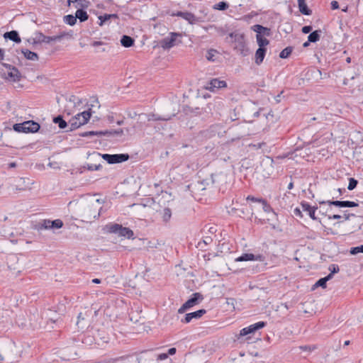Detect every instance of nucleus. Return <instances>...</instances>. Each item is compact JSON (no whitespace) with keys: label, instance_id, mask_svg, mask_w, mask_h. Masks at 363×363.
I'll return each mask as SVG.
<instances>
[{"label":"nucleus","instance_id":"obj_22","mask_svg":"<svg viewBox=\"0 0 363 363\" xmlns=\"http://www.w3.org/2000/svg\"><path fill=\"white\" fill-rule=\"evenodd\" d=\"M111 134V132H108V130L106 131H86L80 134L82 137H89V136H102V135H106L108 134Z\"/></svg>","mask_w":363,"mask_h":363},{"label":"nucleus","instance_id":"obj_63","mask_svg":"<svg viewBox=\"0 0 363 363\" xmlns=\"http://www.w3.org/2000/svg\"><path fill=\"white\" fill-rule=\"evenodd\" d=\"M211 238H206V240H204L205 243H208V241H211Z\"/></svg>","mask_w":363,"mask_h":363},{"label":"nucleus","instance_id":"obj_28","mask_svg":"<svg viewBox=\"0 0 363 363\" xmlns=\"http://www.w3.org/2000/svg\"><path fill=\"white\" fill-rule=\"evenodd\" d=\"M76 19L78 18L81 22L88 20V15L86 11L78 9L75 13Z\"/></svg>","mask_w":363,"mask_h":363},{"label":"nucleus","instance_id":"obj_4","mask_svg":"<svg viewBox=\"0 0 363 363\" xmlns=\"http://www.w3.org/2000/svg\"><path fill=\"white\" fill-rule=\"evenodd\" d=\"M229 42L235 44L234 48L238 50L241 55H247L248 49L245 46L244 40V35L238 32L230 33L229 34Z\"/></svg>","mask_w":363,"mask_h":363},{"label":"nucleus","instance_id":"obj_20","mask_svg":"<svg viewBox=\"0 0 363 363\" xmlns=\"http://www.w3.org/2000/svg\"><path fill=\"white\" fill-rule=\"evenodd\" d=\"M139 116H140V117L145 116L148 121H168V120L171 119V116H167V117L160 116H157V115H156L155 113L140 114Z\"/></svg>","mask_w":363,"mask_h":363},{"label":"nucleus","instance_id":"obj_47","mask_svg":"<svg viewBox=\"0 0 363 363\" xmlns=\"http://www.w3.org/2000/svg\"><path fill=\"white\" fill-rule=\"evenodd\" d=\"M155 357L157 361L165 360L168 357V354L167 353H161L158 354H155Z\"/></svg>","mask_w":363,"mask_h":363},{"label":"nucleus","instance_id":"obj_32","mask_svg":"<svg viewBox=\"0 0 363 363\" xmlns=\"http://www.w3.org/2000/svg\"><path fill=\"white\" fill-rule=\"evenodd\" d=\"M68 5L70 6L71 3H76L75 6L77 7H87L89 2L87 0H67Z\"/></svg>","mask_w":363,"mask_h":363},{"label":"nucleus","instance_id":"obj_19","mask_svg":"<svg viewBox=\"0 0 363 363\" xmlns=\"http://www.w3.org/2000/svg\"><path fill=\"white\" fill-rule=\"evenodd\" d=\"M99 20H100L101 23H105L106 21H119V18L118 15L113 14H107L104 13L103 15H100L98 16Z\"/></svg>","mask_w":363,"mask_h":363},{"label":"nucleus","instance_id":"obj_37","mask_svg":"<svg viewBox=\"0 0 363 363\" xmlns=\"http://www.w3.org/2000/svg\"><path fill=\"white\" fill-rule=\"evenodd\" d=\"M228 8V4L224 1H220L213 6L214 9L223 11Z\"/></svg>","mask_w":363,"mask_h":363},{"label":"nucleus","instance_id":"obj_17","mask_svg":"<svg viewBox=\"0 0 363 363\" xmlns=\"http://www.w3.org/2000/svg\"><path fill=\"white\" fill-rule=\"evenodd\" d=\"M266 53V48L264 47H259L255 52V63L260 65L264 58Z\"/></svg>","mask_w":363,"mask_h":363},{"label":"nucleus","instance_id":"obj_12","mask_svg":"<svg viewBox=\"0 0 363 363\" xmlns=\"http://www.w3.org/2000/svg\"><path fill=\"white\" fill-rule=\"evenodd\" d=\"M227 86V83L223 80L218 79H213L208 82L205 86V89L210 91H216V90Z\"/></svg>","mask_w":363,"mask_h":363},{"label":"nucleus","instance_id":"obj_23","mask_svg":"<svg viewBox=\"0 0 363 363\" xmlns=\"http://www.w3.org/2000/svg\"><path fill=\"white\" fill-rule=\"evenodd\" d=\"M134 41L133 38L126 35H123L121 39V43L125 48H130L133 45Z\"/></svg>","mask_w":363,"mask_h":363},{"label":"nucleus","instance_id":"obj_27","mask_svg":"<svg viewBox=\"0 0 363 363\" xmlns=\"http://www.w3.org/2000/svg\"><path fill=\"white\" fill-rule=\"evenodd\" d=\"M162 220L165 223H167L171 217H172V211L169 208H164L161 212H160Z\"/></svg>","mask_w":363,"mask_h":363},{"label":"nucleus","instance_id":"obj_30","mask_svg":"<svg viewBox=\"0 0 363 363\" xmlns=\"http://www.w3.org/2000/svg\"><path fill=\"white\" fill-rule=\"evenodd\" d=\"M298 7L300 11L305 15L310 13V10L308 9L305 0H298Z\"/></svg>","mask_w":363,"mask_h":363},{"label":"nucleus","instance_id":"obj_56","mask_svg":"<svg viewBox=\"0 0 363 363\" xmlns=\"http://www.w3.org/2000/svg\"><path fill=\"white\" fill-rule=\"evenodd\" d=\"M340 218H342V216H340V215H337V214H335V215H333L332 216H330L328 217V218L330 219V220L331 219H333V220L340 219Z\"/></svg>","mask_w":363,"mask_h":363},{"label":"nucleus","instance_id":"obj_5","mask_svg":"<svg viewBox=\"0 0 363 363\" xmlns=\"http://www.w3.org/2000/svg\"><path fill=\"white\" fill-rule=\"evenodd\" d=\"M68 35L65 33H62L60 35L53 36H45L42 33L37 32L34 33V35L29 40V42L33 44H38L41 43H50V42L60 41L63 37Z\"/></svg>","mask_w":363,"mask_h":363},{"label":"nucleus","instance_id":"obj_39","mask_svg":"<svg viewBox=\"0 0 363 363\" xmlns=\"http://www.w3.org/2000/svg\"><path fill=\"white\" fill-rule=\"evenodd\" d=\"M52 220H43L42 223H40V229H51V223Z\"/></svg>","mask_w":363,"mask_h":363},{"label":"nucleus","instance_id":"obj_45","mask_svg":"<svg viewBox=\"0 0 363 363\" xmlns=\"http://www.w3.org/2000/svg\"><path fill=\"white\" fill-rule=\"evenodd\" d=\"M86 168L89 171H96L99 170L101 168V165L99 164H87Z\"/></svg>","mask_w":363,"mask_h":363},{"label":"nucleus","instance_id":"obj_48","mask_svg":"<svg viewBox=\"0 0 363 363\" xmlns=\"http://www.w3.org/2000/svg\"><path fill=\"white\" fill-rule=\"evenodd\" d=\"M264 145H265L264 143H257V144H250L249 146L250 147H252L254 149L257 150V149L262 148Z\"/></svg>","mask_w":363,"mask_h":363},{"label":"nucleus","instance_id":"obj_42","mask_svg":"<svg viewBox=\"0 0 363 363\" xmlns=\"http://www.w3.org/2000/svg\"><path fill=\"white\" fill-rule=\"evenodd\" d=\"M315 346L314 345H302L299 347V349L304 352H311L315 349Z\"/></svg>","mask_w":363,"mask_h":363},{"label":"nucleus","instance_id":"obj_1","mask_svg":"<svg viewBox=\"0 0 363 363\" xmlns=\"http://www.w3.org/2000/svg\"><path fill=\"white\" fill-rule=\"evenodd\" d=\"M101 203L99 199H91L81 206V216L83 220L91 222L100 216Z\"/></svg>","mask_w":363,"mask_h":363},{"label":"nucleus","instance_id":"obj_15","mask_svg":"<svg viewBox=\"0 0 363 363\" xmlns=\"http://www.w3.org/2000/svg\"><path fill=\"white\" fill-rule=\"evenodd\" d=\"M328 203L329 205H333L340 208H346V207H356L358 204L354 201H328L327 202L323 201L320 203Z\"/></svg>","mask_w":363,"mask_h":363},{"label":"nucleus","instance_id":"obj_8","mask_svg":"<svg viewBox=\"0 0 363 363\" xmlns=\"http://www.w3.org/2000/svg\"><path fill=\"white\" fill-rule=\"evenodd\" d=\"M91 117V113L89 111H85L77 114L69 121L70 129H76L81 125L86 123Z\"/></svg>","mask_w":363,"mask_h":363},{"label":"nucleus","instance_id":"obj_9","mask_svg":"<svg viewBox=\"0 0 363 363\" xmlns=\"http://www.w3.org/2000/svg\"><path fill=\"white\" fill-rule=\"evenodd\" d=\"M108 232L111 233L118 234L119 236L125 237L128 239L133 238V232L130 228L123 227L120 224L113 223L106 226Z\"/></svg>","mask_w":363,"mask_h":363},{"label":"nucleus","instance_id":"obj_36","mask_svg":"<svg viewBox=\"0 0 363 363\" xmlns=\"http://www.w3.org/2000/svg\"><path fill=\"white\" fill-rule=\"evenodd\" d=\"M77 325H78V328H80V329H84L86 325V323H84V317L82 315V313H80L79 315H78V317H77Z\"/></svg>","mask_w":363,"mask_h":363},{"label":"nucleus","instance_id":"obj_50","mask_svg":"<svg viewBox=\"0 0 363 363\" xmlns=\"http://www.w3.org/2000/svg\"><path fill=\"white\" fill-rule=\"evenodd\" d=\"M111 134H108L107 135H121L123 133V129H118L113 131H110Z\"/></svg>","mask_w":363,"mask_h":363},{"label":"nucleus","instance_id":"obj_40","mask_svg":"<svg viewBox=\"0 0 363 363\" xmlns=\"http://www.w3.org/2000/svg\"><path fill=\"white\" fill-rule=\"evenodd\" d=\"M357 184H358L357 180H356L354 178H350L349 179V184H348L347 189L349 190H350V191L353 190L354 189L356 188Z\"/></svg>","mask_w":363,"mask_h":363},{"label":"nucleus","instance_id":"obj_25","mask_svg":"<svg viewBox=\"0 0 363 363\" xmlns=\"http://www.w3.org/2000/svg\"><path fill=\"white\" fill-rule=\"evenodd\" d=\"M172 16H177L182 17L183 19L189 21V23H192L195 21L194 16L191 13H183V12H178L177 13H173Z\"/></svg>","mask_w":363,"mask_h":363},{"label":"nucleus","instance_id":"obj_62","mask_svg":"<svg viewBox=\"0 0 363 363\" xmlns=\"http://www.w3.org/2000/svg\"><path fill=\"white\" fill-rule=\"evenodd\" d=\"M309 43H310V42H308V41H306V42H305V43L303 44V47H305V48H306V47H308V46L309 45Z\"/></svg>","mask_w":363,"mask_h":363},{"label":"nucleus","instance_id":"obj_26","mask_svg":"<svg viewBox=\"0 0 363 363\" xmlns=\"http://www.w3.org/2000/svg\"><path fill=\"white\" fill-rule=\"evenodd\" d=\"M332 279V274H329L325 277L320 279L316 283L314 284V287H318L320 286L322 288L326 287V283L328 281Z\"/></svg>","mask_w":363,"mask_h":363},{"label":"nucleus","instance_id":"obj_33","mask_svg":"<svg viewBox=\"0 0 363 363\" xmlns=\"http://www.w3.org/2000/svg\"><path fill=\"white\" fill-rule=\"evenodd\" d=\"M53 122L56 124H58L60 128L61 129L65 128L67 125V122L60 116L55 117L53 118Z\"/></svg>","mask_w":363,"mask_h":363},{"label":"nucleus","instance_id":"obj_6","mask_svg":"<svg viewBox=\"0 0 363 363\" xmlns=\"http://www.w3.org/2000/svg\"><path fill=\"white\" fill-rule=\"evenodd\" d=\"M92 155L95 159H100L101 157L103 158L108 164L120 163L125 162L129 159V155L128 154L101 155L100 153L94 152Z\"/></svg>","mask_w":363,"mask_h":363},{"label":"nucleus","instance_id":"obj_61","mask_svg":"<svg viewBox=\"0 0 363 363\" xmlns=\"http://www.w3.org/2000/svg\"><path fill=\"white\" fill-rule=\"evenodd\" d=\"M293 187H294V184H293V182H290V183L289 184V185H288V189H293Z\"/></svg>","mask_w":363,"mask_h":363},{"label":"nucleus","instance_id":"obj_35","mask_svg":"<svg viewBox=\"0 0 363 363\" xmlns=\"http://www.w3.org/2000/svg\"><path fill=\"white\" fill-rule=\"evenodd\" d=\"M292 50L293 48L291 47H286L280 52L279 57L282 59H285L291 55Z\"/></svg>","mask_w":363,"mask_h":363},{"label":"nucleus","instance_id":"obj_60","mask_svg":"<svg viewBox=\"0 0 363 363\" xmlns=\"http://www.w3.org/2000/svg\"><path fill=\"white\" fill-rule=\"evenodd\" d=\"M351 216H354V215H353V214H351ZM343 217H344V218H345V220H348V219L350 218V214H348V215L345 214Z\"/></svg>","mask_w":363,"mask_h":363},{"label":"nucleus","instance_id":"obj_54","mask_svg":"<svg viewBox=\"0 0 363 363\" xmlns=\"http://www.w3.org/2000/svg\"><path fill=\"white\" fill-rule=\"evenodd\" d=\"M176 351H177L176 348L172 347V348L168 350L167 354H168V355L169 354V355H173V354H174L176 353Z\"/></svg>","mask_w":363,"mask_h":363},{"label":"nucleus","instance_id":"obj_51","mask_svg":"<svg viewBox=\"0 0 363 363\" xmlns=\"http://www.w3.org/2000/svg\"><path fill=\"white\" fill-rule=\"evenodd\" d=\"M312 30V27L310 26H304L302 28V32L303 33H308Z\"/></svg>","mask_w":363,"mask_h":363},{"label":"nucleus","instance_id":"obj_13","mask_svg":"<svg viewBox=\"0 0 363 363\" xmlns=\"http://www.w3.org/2000/svg\"><path fill=\"white\" fill-rule=\"evenodd\" d=\"M235 262H244V261H250V260H256L259 262L264 261V257L262 255H255L252 253H245L242 255L241 256L237 257Z\"/></svg>","mask_w":363,"mask_h":363},{"label":"nucleus","instance_id":"obj_11","mask_svg":"<svg viewBox=\"0 0 363 363\" xmlns=\"http://www.w3.org/2000/svg\"><path fill=\"white\" fill-rule=\"evenodd\" d=\"M266 325V323L263 321L257 322L255 324L250 325L248 327L242 328L240 331V336L243 337L250 334L254 333L256 330L264 328Z\"/></svg>","mask_w":363,"mask_h":363},{"label":"nucleus","instance_id":"obj_57","mask_svg":"<svg viewBox=\"0 0 363 363\" xmlns=\"http://www.w3.org/2000/svg\"><path fill=\"white\" fill-rule=\"evenodd\" d=\"M4 52L2 49L0 48V61L4 59Z\"/></svg>","mask_w":363,"mask_h":363},{"label":"nucleus","instance_id":"obj_14","mask_svg":"<svg viewBox=\"0 0 363 363\" xmlns=\"http://www.w3.org/2000/svg\"><path fill=\"white\" fill-rule=\"evenodd\" d=\"M206 313V311L205 309H200L192 313H186L184 318L182 320V322L184 323H189L193 319H199Z\"/></svg>","mask_w":363,"mask_h":363},{"label":"nucleus","instance_id":"obj_16","mask_svg":"<svg viewBox=\"0 0 363 363\" xmlns=\"http://www.w3.org/2000/svg\"><path fill=\"white\" fill-rule=\"evenodd\" d=\"M6 67L8 68L9 77H10L14 82L18 81L21 77V74L18 69L11 65H6Z\"/></svg>","mask_w":363,"mask_h":363},{"label":"nucleus","instance_id":"obj_7","mask_svg":"<svg viewBox=\"0 0 363 363\" xmlns=\"http://www.w3.org/2000/svg\"><path fill=\"white\" fill-rule=\"evenodd\" d=\"M13 128L18 133H36L40 129V125L33 121H27L14 124Z\"/></svg>","mask_w":363,"mask_h":363},{"label":"nucleus","instance_id":"obj_52","mask_svg":"<svg viewBox=\"0 0 363 363\" xmlns=\"http://www.w3.org/2000/svg\"><path fill=\"white\" fill-rule=\"evenodd\" d=\"M294 213L296 216L302 217L301 211L299 208H296L294 210Z\"/></svg>","mask_w":363,"mask_h":363},{"label":"nucleus","instance_id":"obj_58","mask_svg":"<svg viewBox=\"0 0 363 363\" xmlns=\"http://www.w3.org/2000/svg\"><path fill=\"white\" fill-rule=\"evenodd\" d=\"M136 115H137V113H136L135 112H133V113H132V112H130V113H128V116H129V117H130V118H133L134 117H135V116H136Z\"/></svg>","mask_w":363,"mask_h":363},{"label":"nucleus","instance_id":"obj_59","mask_svg":"<svg viewBox=\"0 0 363 363\" xmlns=\"http://www.w3.org/2000/svg\"><path fill=\"white\" fill-rule=\"evenodd\" d=\"M92 282H93V283H95V284H99V283H101V280H100V279H94L92 280Z\"/></svg>","mask_w":363,"mask_h":363},{"label":"nucleus","instance_id":"obj_3","mask_svg":"<svg viewBox=\"0 0 363 363\" xmlns=\"http://www.w3.org/2000/svg\"><path fill=\"white\" fill-rule=\"evenodd\" d=\"M182 38L181 33L172 32L159 42V45L164 50H169L182 43Z\"/></svg>","mask_w":363,"mask_h":363},{"label":"nucleus","instance_id":"obj_29","mask_svg":"<svg viewBox=\"0 0 363 363\" xmlns=\"http://www.w3.org/2000/svg\"><path fill=\"white\" fill-rule=\"evenodd\" d=\"M22 52L23 53L24 55V57L28 59V60H38V55L34 52H32L30 50H22Z\"/></svg>","mask_w":363,"mask_h":363},{"label":"nucleus","instance_id":"obj_53","mask_svg":"<svg viewBox=\"0 0 363 363\" xmlns=\"http://www.w3.org/2000/svg\"><path fill=\"white\" fill-rule=\"evenodd\" d=\"M339 6L338 2L336 1H333L331 2V8L332 9H337Z\"/></svg>","mask_w":363,"mask_h":363},{"label":"nucleus","instance_id":"obj_43","mask_svg":"<svg viewBox=\"0 0 363 363\" xmlns=\"http://www.w3.org/2000/svg\"><path fill=\"white\" fill-rule=\"evenodd\" d=\"M65 23H76V17L73 15H67L63 17Z\"/></svg>","mask_w":363,"mask_h":363},{"label":"nucleus","instance_id":"obj_46","mask_svg":"<svg viewBox=\"0 0 363 363\" xmlns=\"http://www.w3.org/2000/svg\"><path fill=\"white\" fill-rule=\"evenodd\" d=\"M328 269L330 271V274H332V277L333 276V274L337 273L340 270L338 265L336 264L330 265Z\"/></svg>","mask_w":363,"mask_h":363},{"label":"nucleus","instance_id":"obj_21","mask_svg":"<svg viewBox=\"0 0 363 363\" xmlns=\"http://www.w3.org/2000/svg\"><path fill=\"white\" fill-rule=\"evenodd\" d=\"M4 37L5 38H9V40L16 42V43H20L21 38L18 35V33L16 30H11L10 32H6L4 33Z\"/></svg>","mask_w":363,"mask_h":363},{"label":"nucleus","instance_id":"obj_41","mask_svg":"<svg viewBox=\"0 0 363 363\" xmlns=\"http://www.w3.org/2000/svg\"><path fill=\"white\" fill-rule=\"evenodd\" d=\"M350 252L352 255H357L360 252L363 253V245H360V246L352 247L350 249Z\"/></svg>","mask_w":363,"mask_h":363},{"label":"nucleus","instance_id":"obj_34","mask_svg":"<svg viewBox=\"0 0 363 363\" xmlns=\"http://www.w3.org/2000/svg\"><path fill=\"white\" fill-rule=\"evenodd\" d=\"M218 54V52L216 50L211 49L207 52L206 55L208 60L214 62L216 61V57Z\"/></svg>","mask_w":363,"mask_h":363},{"label":"nucleus","instance_id":"obj_49","mask_svg":"<svg viewBox=\"0 0 363 363\" xmlns=\"http://www.w3.org/2000/svg\"><path fill=\"white\" fill-rule=\"evenodd\" d=\"M247 200H249V201H253V202L262 203L264 199H259V198H255V197L252 196H248L247 197Z\"/></svg>","mask_w":363,"mask_h":363},{"label":"nucleus","instance_id":"obj_44","mask_svg":"<svg viewBox=\"0 0 363 363\" xmlns=\"http://www.w3.org/2000/svg\"><path fill=\"white\" fill-rule=\"evenodd\" d=\"M261 203L263 206L262 208L264 212L269 213V212L273 211V209L272 208V207L269 206V204L267 203V202L265 200H263Z\"/></svg>","mask_w":363,"mask_h":363},{"label":"nucleus","instance_id":"obj_31","mask_svg":"<svg viewBox=\"0 0 363 363\" xmlns=\"http://www.w3.org/2000/svg\"><path fill=\"white\" fill-rule=\"evenodd\" d=\"M320 30H315L309 34L308 36V42L315 43L320 39Z\"/></svg>","mask_w":363,"mask_h":363},{"label":"nucleus","instance_id":"obj_38","mask_svg":"<svg viewBox=\"0 0 363 363\" xmlns=\"http://www.w3.org/2000/svg\"><path fill=\"white\" fill-rule=\"evenodd\" d=\"M62 225H63L62 221L60 219H56V220L52 221L50 226H51V229L52 228L59 229V228H62Z\"/></svg>","mask_w":363,"mask_h":363},{"label":"nucleus","instance_id":"obj_55","mask_svg":"<svg viewBox=\"0 0 363 363\" xmlns=\"http://www.w3.org/2000/svg\"><path fill=\"white\" fill-rule=\"evenodd\" d=\"M104 44V43L101 42V41H94L92 43H91V45L93 47H99V46H101Z\"/></svg>","mask_w":363,"mask_h":363},{"label":"nucleus","instance_id":"obj_64","mask_svg":"<svg viewBox=\"0 0 363 363\" xmlns=\"http://www.w3.org/2000/svg\"><path fill=\"white\" fill-rule=\"evenodd\" d=\"M123 121H117V124H118V125H122V124H123Z\"/></svg>","mask_w":363,"mask_h":363},{"label":"nucleus","instance_id":"obj_10","mask_svg":"<svg viewBox=\"0 0 363 363\" xmlns=\"http://www.w3.org/2000/svg\"><path fill=\"white\" fill-rule=\"evenodd\" d=\"M203 296L199 293L193 294L192 296L186 301L178 310L179 313H183L190 308L197 305L203 300Z\"/></svg>","mask_w":363,"mask_h":363},{"label":"nucleus","instance_id":"obj_24","mask_svg":"<svg viewBox=\"0 0 363 363\" xmlns=\"http://www.w3.org/2000/svg\"><path fill=\"white\" fill-rule=\"evenodd\" d=\"M262 15V13H259L255 11H252L249 14H247L245 16V21H262V18L261 17Z\"/></svg>","mask_w":363,"mask_h":363},{"label":"nucleus","instance_id":"obj_18","mask_svg":"<svg viewBox=\"0 0 363 363\" xmlns=\"http://www.w3.org/2000/svg\"><path fill=\"white\" fill-rule=\"evenodd\" d=\"M301 207L303 211L308 212V216L313 220H316V217L315 216L316 208L311 206L307 202L301 203Z\"/></svg>","mask_w":363,"mask_h":363},{"label":"nucleus","instance_id":"obj_2","mask_svg":"<svg viewBox=\"0 0 363 363\" xmlns=\"http://www.w3.org/2000/svg\"><path fill=\"white\" fill-rule=\"evenodd\" d=\"M252 30L255 31L256 34V39L259 47H265L269 43V41L267 39L271 34L269 28L263 27L260 24H255L252 27Z\"/></svg>","mask_w":363,"mask_h":363}]
</instances>
